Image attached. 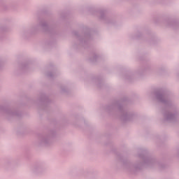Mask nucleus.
<instances>
[{
	"label": "nucleus",
	"mask_w": 179,
	"mask_h": 179,
	"mask_svg": "<svg viewBox=\"0 0 179 179\" xmlns=\"http://www.w3.org/2000/svg\"><path fill=\"white\" fill-rule=\"evenodd\" d=\"M100 14H101V17H100L101 19H104L105 14H104L103 11H101Z\"/></svg>",
	"instance_id": "6e6552de"
},
{
	"label": "nucleus",
	"mask_w": 179,
	"mask_h": 179,
	"mask_svg": "<svg viewBox=\"0 0 179 179\" xmlns=\"http://www.w3.org/2000/svg\"><path fill=\"white\" fill-rule=\"evenodd\" d=\"M139 158L142 159V160L144 162L145 164H149V163H152V159L150 157L143 155H139Z\"/></svg>",
	"instance_id": "39448f33"
},
{
	"label": "nucleus",
	"mask_w": 179,
	"mask_h": 179,
	"mask_svg": "<svg viewBox=\"0 0 179 179\" xmlns=\"http://www.w3.org/2000/svg\"><path fill=\"white\" fill-rule=\"evenodd\" d=\"M49 76H51L50 75H49Z\"/></svg>",
	"instance_id": "9d476101"
},
{
	"label": "nucleus",
	"mask_w": 179,
	"mask_h": 179,
	"mask_svg": "<svg viewBox=\"0 0 179 179\" xmlns=\"http://www.w3.org/2000/svg\"><path fill=\"white\" fill-rule=\"evenodd\" d=\"M164 117L166 121H169V122H171V121H174V120H176V117H177V115H173L170 112H166L164 114Z\"/></svg>",
	"instance_id": "20e7f679"
},
{
	"label": "nucleus",
	"mask_w": 179,
	"mask_h": 179,
	"mask_svg": "<svg viewBox=\"0 0 179 179\" xmlns=\"http://www.w3.org/2000/svg\"><path fill=\"white\" fill-rule=\"evenodd\" d=\"M156 97L158 101L164 104V106H170V101H169V96L166 94V92H157Z\"/></svg>",
	"instance_id": "f257e3e1"
},
{
	"label": "nucleus",
	"mask_w": 179,
	"mask_h": 179,
	"mask_svg": "<svg viewBox=\"0 0 179 179\" xmlns=\"http://www.w3.org/2000/svg\"><path fill=\"white\" fill-rule=\"evenodd\" d=\"M48 142H50V138L48 137H45L42 139L41 143L47 145Z\"/></svg>",
	"instance_id": "423d86ee"
},
{
	"label": "nucleus",
	"mask_w": 179,
	"mask_h": 179,
	"mask_svg": "<svg viewBox=\"0 0 179 179\" xmlns=\"http://www.w3.org/2000/svg\"><path fill=\"white\" fill-rule=\"evenodd\" d=\"M118 109L121 114H122L121 116V120L123 121H131V119L132 118V114L126 112L122 106H119Z\"/></svg>",
	"instance_id": "f03ea898"
},
{
	"label": "nucleus",
	"mask_w": 179,
	"mask_h": 179,
	"mask_svg": "<svg viewBox=\"0 0 179 179\" xmlns=\"http://www.w3.org/2000/svg\"><path fill=\"white\" fill-rule=\"evenodd\" d=\"M41 29H48V25L46 24V23H43L41 24Z\"/></svg>",
	"instance_id": "0eeeda50"
},
{
	"label": "nucleus",
	"mask_w": 179,
	"mask_h": 179,
	"mask_svg": "<svg viewBox=\"0 0 179 179\" xmlns=\"http://www.w3.org/2000/svg\"><path fill=\"white\" fill-rule=\"evenodd\" d=\"M135 169H136V170H138V169H141V168H139V167H138V166H135Z\"/></svg>",
	"instance_id": "1a4fd4ad"
},
{
	"label": "nucleus",
	"mask_w": 179,
	"mask_h": 179,
	"mask_svg": "<svg viewBox=\"0 0 179 179\" xmlns=\"http://www.w3.org/2000/svg\"><path fill=\"white\" fill-rule=\"evenodd\" d=\"M31 170L34 174H41L45 170V168L43 165L38 164L34 166Z\"/></svg>",
	"instance_id": "7ed1b4c3"
}]
</instances>
